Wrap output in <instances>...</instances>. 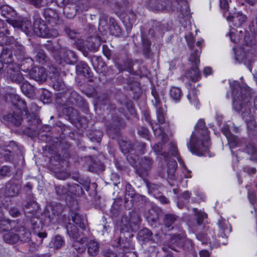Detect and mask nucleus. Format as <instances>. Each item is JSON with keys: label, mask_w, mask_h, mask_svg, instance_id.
<instances>
[{"label": "nucleus", "mask_w": 257, "mask_h": 257, "mask_svg": "<svg viewBox=\"0 0 257 257\" xmlns=\"http://www.w3.org/2000/svg\"><path fill=\"white\" fill-rule=\"evenodd\" d=\"M233 97V106L237 111H241V116L246 122L252 120L253 115L248 106L251 90L248 86L240 87L237 81L230 84Z\"/></svg>", "instance_id": "f257e3e1"}, {"label": "nucleus", "mask_w": 257, "mask_h": 257, "mask_svg": "<svg viewBox=\"0 0 257 257\" xmlns=\"http://www.w3.org/2000/svg\"><path fill=\"white\" fill-rule=\"evenodd\" d=\"M209 139V132L205 127V122L200 119L196 124L187 145L192 153L201 155L203 152L208 150Z\"/></svg>", "instance_id": "f03ea898"}, {"label": "nucleus", "mask_w": 257, "mask_h": 257, "mask_svg": "<svg viewBox=\"0 0 257 257\" xmlns=\"http://www.w3.org/2000/svg\"><path fill=\"white\" fill-rule=\"evenodd\" d=\"M231 229L228 227L227 224L225 221L220 220L218 221V230L217 238H214L212 235L211 239L208 236V233L202 232L196 234V238L198 240L201 241L203 244L209 243L210 246L216 247L220 244H225L226 239L228 237V234L230 232Z\"/></svg>", "instance_id": "7ed1b4c3"}, {"label": "nucleus", "mask_w": 257, "mask_h": 257, "mask_svg": "<svg viewBox=\"0 0 257 257\" xmlns=\"http://www.w3.org/2000/svg\"><path fill=\"white\" fill-rule=\"evenodd\" d=\"M182 9L178 6L180 2L175 0H151L148 4V7L152 10L162 11L166 9H170L172 11H179L183 17L190 15L189 7L188 3L182 0L180 2Z\"/></svg>", "instance_id": "20e7f679"}, {"label": "nucleus", "mask_w": 257, "mask_h": 257, "mask_svg": "<svg viewBox=\"0 0 257 257\" xmlns=\"http://www.w3.org/2000/svg\"><path fill=\"white\" fill-rule=\"evenodd\" d=\"M141 219L138 214L133 212L128 215H124L121 219V225L122 229H126L127 231L137 230L139 228Z\"/></svg>", "instance_id": "39448f33"}, {"label": "nucleus", "mask_w": 257, "mask_h": 257, "mask_svg": "<svg viewBox=\"0 0 257 257\" xmlns=\"http://www.w3.org/2000/svg\"><path fill=\"white\" fill-rule=\"evenodd\" d=\"M54 58L58 63L62 65L72 64L77 60L76 56L73 51L65 49H61L59 54L55 55Z\"/></svg>", "instance_id": "423d86ee"}, {"label": "nucleus", "mask_w": 257, "mask_h": 257, "mask_svg": "<svg viewBox=\"0 0 257 257\" xmlns=\"http://www.w3.org/2000/svg\"><path fill=\"white\" fill-rule=\"evenodd\" d=\"M5 75L11 81L16 83H20L24 80L23 76L20 73V67L18 64L7 66Z\"/></svg>", "instance_id": "0eeeda50"}, {"label": "nucleus", "mask_w": 257, "mask_h": 257, "mask_svg": "<svg viewBox=\"0 0 257 257\" xmlns=\"http://www.w3.org/2000/svg\"><path fill=\"white\" fill-rule=\"evenodd\" d=\"M34 34L42 37H46L49 34V30L45 22L41 18L35 19L33 24Z\"/></svg>", "instance_id": "6e6552de"}, {"label": "nucleus", "mask_w": 257, "mask_h": 257, "mask_svg": "<svg viewBox=\"0 0 257 257\" xmlns=\"http://www.w3.org/2000/svg\"><path fill=\"white\" fill-rule=\"evenodd\" d=\"M17 227H18V223L17 221L6 219L4 218V214L0 206V231H13L15 230Z\"/></svg>", "instance_id": "1a4fd4ad"}, {"label": "nucleus", "mask_w": 257, "mask_h": 257, "mask_svg": "<svg viewBox=\"0 0 257 257\" xmlns=\"http://www.w3.org/2000/svg\"><path fill=\"white\" fill-rule=\"evenodd\" d=\"M4 22L0 20V42L2 44L9 45L15 42L12 36H10V30L4 27Z\"/></svg>", "instance_id": "9d476101"}, {"label": "nucleus", "mask_w": 257, "mask_h": 257, "mask_svg": "<svg viewBox=\"0 0 257 257\" xmlns=\"http://www.w3.org/2000/svg\"><path fill=\"white\" fill-rule=\"evenodd\" d=\"M152 93L154 98V100H153L152 102L156 108L158 121L160 123H163L165 122V119L164 110L161 106L159 96L158 94L154 91H153Z\"/></svg>", "instance_id": "9b49d317"}, {"label": "nucleus", "mask_w": 257, "mask_h": 257, "mask_svg": "<svg viewBox=\"0 0 257 257\" xmlns=\"http://www.w3.org/2000/svg\"><path fill=\"white\" fill-rule=\"evenodd\" d=\"M21 188V184L19 182H9L6 186L5 194L9 197L16 196L19 194Z\"/></svg>", "instance_id": "f8f14e48"}, {"label": "nucleus", "mask_w": 257, "mask_h": 257, "mask_svg": "<svg viewBox=\"0 0 257 257\" xmlns=\"http://www.w3.org/2000/svg\"><path fill=\"white\" fill-rule=\"evenodd\" d=\"M31 78L36 81L43 82L46 80L47 74L45 69L42 67H35L29 73Z\"/></svg>", "instance_id": "ddd939ff"}, {"label": "nucleus", "mask_w": 257, "mask_h": 257, "mask_svg": "<svg viewBox=\"0 0 257 257\" xmlns=\"http://www.w3.org/2000/svg\"><path fill=\"white\" fill-rule=\"evenodd\" d=\"M3 120L7 125L18 126L21 124L22 117L19 113L14 112L4 115Z\"/></svg>", "instance_id": "4468645a"}, {"label": "nucleus", "mask_w": 257, "mask_h": 257, "mask_svg": "<svg viewBox=\"0 0 257 257\" xmlns=\"http://www.w3.org/2000/svg\"><path fill=\"white\" fill-rule=\"evenodd\" d=\"M50 78L53 83V86L55 89L57 90H61L63 89L64 87V83L62 79L60 77L58 71L55 70L52 75L50 76Z\"/></svg>", "instance_id": "2eb2a0df"}, {"label": "nucleus", "mask_w": 257, "mask_h": 257, "mask_svg": "<svg viewBox=\"0 0 257 257\" xmlns=\"http://www.w3.org/2000/svg\"><path fill=\"white\" fill-rule=\"evenodd\" d=\"M15 229L16 232L18 233L20 240L23 242H28L30 240L31 233L24 226L18 224V227H17Z\"/></svg>", "instance_id": "dca6fc26"}, {"label": "nucleus", "mask_w": 257, "mask_h": 257, "mask_svg": "<svg viewBox=\"0 0 257 257\" xmlns=\"http://www.w3.org/2000/svg\"><path fill=\"white\" fill-rule=\"evenodd\" d=\"M87 237H82L80 239H73L72 246L78 252L83 253L85 251L86 246L87 242Z\"/></svg>", "instance_id": "f3484780"}, {"label": "nucleus", "mask_w": 257, "mask_h": 257, "mask_svg": "<svg viewBox=\"0 0 257 257\" xmlns=\"http://www.w3.org/2000/svg\"><path fill=\"white\" fill-rule=\"evenodd\" d=\"M1 58V61L8 66L18 64L14 61L12 52L10 50H4L2 52Z\"/></svg>", "instance_id": "a211bd4d"}, {"label": "nucleus", "mask_w": 257, "mask_h": 257, "mask_svg": "<svg viewBox=\"0 0 257 257\" xmlns=\"http://www.w3.org/2000/svg\"><path fill=\"white\" fill-rule=\"evenodd\" d=\"M76 71L78 74H83L88 78L92 76L89 67L84 62H80L78 63L76 66Z\"/></svg>", "instance_id": "6ab92c4d"}, {"label": "nucleus", "mask_w": 257, "mask_h": 257, "mask_svg": "<svg viewBox=\"0 0 257 257\" xmlns=\"http://www.w3.org/2000/svg\"><path fill=\"white\" fill-rule=\"evenodd\" d=\"M87 253L90 256H96L99 252V244L94 239L87 240L86 243Z\"/></svg>", "instance_id": "aec40b11"}, {"label": "nucleus", "mask_w": 257, "mask_h": 257, "mask_svg": "<svg viewBox=\"0 0 257 257\" xmlns=\"http://www.w3.org/2000/svg\"><path fill=\"white\" fill-rule=\"evenodd\" d=\"M203 43V40H200L197 41L196 45L199 47V49H196L194 52L191 53V56L189 58V61L194 63L195 65H197L200 63V54L201 52V47Z\"/></svg>", "instance_id": "412c9836"}, {"label": "nucleus", "mask_w": 257, "mask_h": 257, "mask_svg": "<svg viewBox=\"0 0 257 257\" xmlns=\"http://www.w3.org/2000/svg\"><path fill=\"white\" fill-rule=\"evenodd\" d=\"M43 15L46 20L50 23H55L59 18L58 14L56 11L51 9L45 10Z\"/></svg>", "instance_id": "4be33fe9"}, {"label": "nucleus", "mask_w": 257, "mask_h": 257, "mask_svg": "<svg viewBox=\"0 0 257 257\" xmlns=\"http://www.w3.org/2000/svg\"><path fill=\"white\" fill-rule=\"evenodd\" d=\"M153 163V161L152 159L150 158L145 157L141 159L140 169H138L137 171L140 177H142L143 176L140 172L141 169H143L145 171H147L151 168Z\"/></svg>", "instance_id": "5701e85b"}, {"label": "nucleus", "mask_w": 257, "mask_h": 257, "mask_svg": "<svg viewBox=\"0 0 257 257\" xmlns=\"http://www.w3.org/2000/svg\"><path fill=\"white\" fill-rule=\"evenodd\" d=\"M9 231V232L5 233L4 239L6 242L9 243H16L19 240V238L18 235V233L16 232V229L13 231Z\"/></svg>", "instance_id": "b1692460"}, {"label": "nucleus", "mask_w": 257, "mask_h": 257, "mask_svg": "<svg viewBox=\"0 0 257 257\" xmlns=\"http://www.w3.org/2000/svg\"><path fill=\"white\" fill-rule=\"evenodd\" d=\"M152 232L147 228L141 230L138 234L139 240L143 242H148L151 240L152 239Z\"/></svg>", "instance_id": "393cba45"}, {"label": "nucleus", "mask_w": 257, "mask_h": 257, "mask_svg": "<svg viewBox=\"0 0 257 257\" xmlns=\"http://www.w3.org/2000/svg\"><path fill=\"white\" fill-rule=\"evenodd\" d=\"M15 56L18 61H23L25 59V52L24 47L17 44L14 48Z\"/></svg>", "instance_id": "a878e982"}, {"label": "nucleus", "mask_w": 257, "mask_h": 257, "mask_svg": "<svg viewBox=\"0 0 257 257\" xmlns=\"http://www.w3.org/2000/svg\"><path fill=\"white\" fill-rule=\"evenodd\" d=\"M20 27L27 35H31L34 34L33 26H32L31 22L28 20H23Z\"/></svg>", "instance_id": "bb28decb"}, {"label": "nucleus", "mask_w": 257, "mask_h": 257, "mask_svg": "<svg viewBox=\"0 0 257 257\" xmlns=\"http://www.w3.org/2000/svg\"><path fill=\"white\" fill-rule=\"evenodd\" d=\"M231 21L234 26L237 27L240 26L246 21V17L243 14L237 13L232 16Z\"/></svg>", "instance_id": "cd10ccee"}, {"label": "nucleus", "mask_w": 257, "mask_h": 257, "mask_svg": "<svg viewBox=\"0 0 257 257\" xmlns=\"http://www.w3.org/2000/svg\"><path fill=\"white\" fill-rule=\"evenodd\" d=\"M178 220V217L175 214H166L164 218V224L168 228H173L172 225Z\"/></svg>", "instance_id": "c85d7f7f"}, {"label": "nucleus", "mask_w": 257, "mask_h": 257, "mask_svg": "<svg viewBox=\"0 0 257 257\" xmlns=\"http://www.w3.org/2000/svg\"><path fill=\"white\" fill-rule=\"evenodd\" d=\"M67 233L69 236L73 239H78V230L76 226L72 223H68L66 226Z\"/></svg>", "instance_id": "c756f323"}, {"label": "nucleus", "mask_w": 257, "mask_h": 257, "mask_svg": "<svg viewBox=\"0 0 257 257\" xmlns=\"http://www.w3.org/2000/svg\"><path fill=\"white\" fill-rule=\"evenodd\" d=\"M113 123L108 126L107 128V131L108 134H110L112 129H114L115 131H116L115 127H118L119 126H121L123 124L122 122L121 118L117 116H113L112 118Z\"/></svg>", "instance_id": "7c9ffc66"}, {"label": "nucleus", "mask_w": 257, "mask_h": 257, "mask_svg": "<svg viewBox=\"0 0 257 257\" xmlns=\"http://www.w3.org/2000/svg\"><path fill=\"white\" fill-rule=\"evenodd\" d=\"M177 167V164L175 161H170L167 163V173L168 177L171 179H174L175 178V172Z\"/></svg>", "instance_id": "2f4dec72"}, {"label": "nucleus", "mask_w": 257, "mask_h": 257, "mask_svg": "<svg viewBox=\"0 0 257 257\" xmlns=\"http://www.w3.org/2000/svg\"><path fill=\"white\" fill-rule=\"evenodd\" d=\"M187 76L194 82L198 81L201 77L200 72L198 68L196 66L191 68L187 73Z\"/></svg>", "instance_id": "473e14b6"}, {"label": "nucleus", "mask_w": 257, "mask_h": 257, "mask_svg": "<svg viewBox=\"0 0 257 257\" xmlns=\"http://www.w3.org/2000/svg\"><path fill=\"white\" fill-rule=\"evenodd\" d=\"M171 97L176 101H179L182 97V93L180 88L172 87L170 90Z\"/></svg>", "instance_id": "72a5a7b5"}, {"label": "nucleus", "mask_w": 257, "mask_h": 257, "mask_svg": "<svg viewBox=\"0 0 257 257\" xmlns=\"http://www.w3.org/2000/svg\"><path fill=\"white\" fill-rule=\"evenodd\" d=\"M100 46L98 39L95 37H90L88 41L87 48L91 51H96Z\"/></svg>", "instance_id": "f704fd0d"}, {"label": "nucleus", "mask_w": 257, "mask_h": 257, "mask_svg": "<svg viewBox=\"0 0 257 257\" xmlns=\"http://www.w3.org/2000/svg\"><path fill=\"white\" fill-rule=\"evenodd\" d=\"M73 222L80 228L84 229L85 227L84 218L78 213H74L72 216Z\"/></svg>", "instance_id": "c9c22d12"}, {"label": "nucleus", "mask_w": 257, "mask_h": 257, "mask_svg": "<svg viewBox=\"0 0 257 257\" xmlns=\"http://www.w3.org/2000/svg\"><path fill=\"white\" fill-rule=\"evenodd\" d=\"M246 152L250 155L251 159L257 160V150L251 143H249L245 148Z\"/></svg>", "instance_id": "e433bc0d"}, {"label": "nucleus", "mask_w": 257, "mask_h": 257, "mask_svg": "<svg viewBox=\"0 0 257 257\" xmlns=\"http://www.w3.org/2000/svg\"><path fill=\"white\" fill-rule=\"evenodd\" d=\"M181 237L179 235H174L172 236L169 242L168 247L170 248L172 250H176L175 247L178 246L181 243Z\"/></svg>", "instance_id": "4c0bfd02"}, {"label": "nucleus", "mask_w": 257, "mask_h": 257, "mask_svg": "<svg viewBox=\"0 0 257 257\" xmlns=\"http://www.w3.org/2000/svg\"><path fill=\"white\" fill-rule=\"evenodd\" d=\"M2 14L7 18H10V16L13 17L15 15L14 10L10 7L4 5L1 7Z\"/></svg>", "instance_id": "58836bf2"}, {"label": "nucleus", "mask_w": 257, "mask_h": 257, "mask_svg": "<svg viewBox=\"0 0 257 257\" xmlns=\"http://www.w3.org/2000/svg\"><path fill=\"white\" fill-rule=\"evenodd\" d=\"M187 98L190 102L194 106H197L199 101L197 96V92L196 90H191L187 95Z\"/></svg>", "instance_id": "ea45409f"}, {"label": "nucleus", "mask_w": 257, "mask_h": 257, "mask_svg": "<svg viewBox=\"0 0 257 257\" xmlns=\"http://www.w3.org/2000/svg\"><path fill=\"white\" fill-rule=\"evenodd\" d=\"M227 139L230 148H234L239 146L240 140L236 136L232 134Z\"/></svg>", "instance_id": "a19ab883"}, {"label": "nucleus", "mask_w": 257, "mask_h": 257, "mask_svg": "<svg viewBox=\"0 0 257 257\" xmlns=\"http://www.w3.org/2000/svg\"><path fill=\"white\" fill-rule=\"evenodd\" d=\"M120 148L122 152L124 154L130 153L134 150V145L133 146L131 143L124 141L120 143Z\"/></svg>", "instance_id": "79ce46f5"}, {"label": "nucleus", "mask_w": 257, "mask_h": 257, "mask_svg": "<svg viewBox=\"0 0 257 257\" xmlns=\"http://www.w3.org/2000/svg\"><path fill=\"white\" fill-rule=\"evenodd\" d=\"M21 86V89L24 93L26 95H29L33 92V87L28 82H23Z\"/></svg>", "instance_id": "37998d69"}, {"label": "nucleus", "mask_w": 257, "mask_h": 257, "mask_svg": "<svg viewBox=\"0 0 257 257\" xmlns=\"http://www.w3.org/2000/svg\"><path fill=\"white\" fill-rule=\"evenodd\" d=\"M193 211L195 215L197 216V222L199 225H201L202 223L203 220L206 217L207 215L205 213L199 211L197 208H193Z\"/></svg>", "instance_id": "c03bdc74"}, {"label": "nucleus", "mask_w": 257, "mask_h": 257, "mask_svg": "<svg viewBox=\"0 0 257 257\" xmlns=\"http://www.w3.org/2000/svg\"><path fill=\"white\" fill-rule=\"evenodd\" d=\"M35 58L37 61L43 64L47 60V56L43 50H40L37 52Z\"/></svg>", "instance_id": "a18cd8bd"}, {"label": "nucleus", "mask_w": 257, "mask_h": 257, "mask_svg": "<svg viewBox=\"0 0 257 257\" xmlns=\"http://www.w3.org/2000/svg\"><path fill=\"white\" fill-rule=\"evenodd\" d=\"M151 124L152 125V129L153 130L155 135H161L162 141L164 142H167V141L168 140L167 136L165 133L164 131L162 130L161 127H159V132L160 133H158V130H157V128H155L154 126L153 125V124L152 123H151Z\"/></svg>", "instance_id": "49530a36"}, {"label": "nucleus", "mask_w": 257, "mask_h": 257, "mask_svg": "<svg viewBox=\"0 0 257 257\" xmlns=\"http://www.w3.org/2000/svg\"><path fill=\"white\" fill-rule=\"evenodd\" d=\"M145 148L146 145L144 143L136 142L134 144V150L140 154L144 153Z\"/></svg>", "instance_id": "de8ad7c7"}, {"label": "nucleus", "mask_w": 257, "mask_h": 257, "mask_svg": "<svg viewBox=\"0 0 257 257\" xmlns=\"http://www.w3.org/2000/svg\"><path fill=\"white\" fill-rule=\"evenodd\" d=\"M185 38L187 43L188 46L190 48H193L194 46V37L192 33H188L185 36Z\"/></svg>", "instance_id": "09e8293b"}, {"label": "nucleus", "mask_w": 257, "mask_h": 257, "mask_svg": "<svg viewBox=\"0 0 257 257\" xmlns=\"http://www.w3.org/2000/svg\"><path fill=\"white\" fill-rule=\"evenodd\" d=\"M63 243L64 241L60 236L57 235L55 237L53 241V245L54 247L57 248H59L63 245Z\"/></svg>", "instance_id": "8fccbe9b"}, {"label": "nucleus", "mask_w": 257, "mask_h": 257, "mask_svg": "<svg viewBox=\"0 0 257 257\" xmlns=\"http://www.w3.org/2000/svg\"><path fill=\"white\" fill-rule=\"evenodd\" d=\"M125 196L133 198L135 196V190L130 184H127L125 186Z\"/></svg>", "instance_id": "3c124183"}, {"label": "nucleus", "mask_w": 257, "mask_h": 257, "mask_svg": "<svg viewBox=\"0 0 257 257\" xmlns=\"http://www.w3.org/2000/svg\"><path fill=\"white\" fill-rule=\"evenodd\" d=\"M41 97L44 102L48 103L51 100V94L49 91L44 90L41 94Z\"/></svg>", "instance_id": "603ef678"}, {"label": "nucleus", "mask_w": 257, "mask_h": 257, "mask_svg": "<svg viewBox=\"0 0 257 257\" xmlns=\"http://www.w3.org/2000/svg\"><path fill=\"white\" fill-rule=\"evenodd\" d=\"M55 190L57 194L59 196L66 194L68 191V189L64 186H57L55 188Z\"/></svg>", "instance_id": "864d4df0"}, {"label": "nucleus", "mask_w": 257, "mask_h": 257, "mask_svg": "<svg viewBox=\"0 0 257 257\" xmlns=\"http://www.w3.org/2000/svg\"><path fill=\"white\" fill-rule=\"evenodd\" d=\"M73 188L75 189L76 191L75 192H73L74 194L79 195L83 194L84 193V191L82 189V188L79 185L75 184L74 185L70 187L69 189V191H72Z\"/></svg>", "instance_id": "5fc2aeb1"}, {"label": "nucleus", "mask_w": 257, "mask_h": 257, "mask_svg": "<svg viewBox=\"0 0 257 257\" xmlns=\"http://www.w3.org/2000/svg\"><path fill=\"white\" fill-rule=\"evenodd\" d=\"M27 3L32 5L36 8H40L42 7L43 0H26Z\"/></svg>", "instance_id": "6e6d98bb"}, {"label": "nucleus", "mask_w": 257, "mask_h": 257, "mask_svg": "<svg viewBox=\"0 0 257 257\" xmlns=\"http://www.w3.org/2000/svg\"><path fill=\"white\" fill-rule=\"evenodd\" d=\"M153 150L157 154H161V155H163L165 157L166 156V154L165 153L161 154V152H162V150H163L162 143H159V144H156L153 147Z\"/></svg>", "instance_id": "4d7b16f0"}, {"label": "nucleus", "mask_w": 257, "mask_h": 257, "mask_svg": "<svg viewBox=\"0 0 257 257\" xmlns=\"http://www.w3.org/2000/svg\"><path fill=\"white\" fill-rule=\"evenodd\" d=\"M138 134L146 138H148L149 131L145 127H141L138 130Z\"/></svg>", "instance_id": "13d9d810"}, {"label": "nucleus", "mask_w": 257, "mask_h": 257, "mask_svg": "<svg viewBox=\"0 0 257 257\" xmlns=\"http://www.w3.org/2000/svg\"><path fill=\"white\" fill-rule=\"evenodd\" d=\"M10 172V169L7 166H3L0 168V175L3 176H7Z\"/></svg>", "instance_id": "bf43d9fd"}, {"label": "nucleus", "mask_w": 257, "mask_h": 257, "mask_svg": "<svg viewBox=\"0 0 257 257\" xmlns=\"http://www.w3.org/2000/svg\"><path fill=\"white\" fill-rule=\"evenodd\" d=\"M221 132L225 135L226 138L232 135L229 131V126L227 125H223L221 128Z\"/></svg>", "instance_id": "052dcab7"}, {"label": "nucleus", "mask_w": 257, "mask_h": 257, "mask_svg": "<svg viewBox=\"0 0 257 257\" xmlns=\"http://www.w3.org/2000/svg\"><path fill=\"white\" fill-rule=\"evenodd\" d=\"M0 154L3 155L5 159L7 160L10 159V157L11 156V152L8 150H1Z\"/></svg>", "instance_id": "680f3d73"}, {"label": "nucleus", "mask_w": 257, "mask_h": 257, "mask_svg": "<svg viewBox=\"0 0 257 257\" xmlns=\"http://www.w3.org/2000/svg\"><path fill=\"white\" fill-rule=\"evenodd\" d=\"M9 214L14 217H18L20 215V212L19 210L15 207L10 208L9 210Z\"/></svg>", "instance_id": "e2e57ef3"}, {"label": "nucleus", "mask_w": 257, "mask_h": 257, "mask_svg": "<svg viewBox=\"0 0 257 257\" xmlns=\"http://www.w3.org/2000/svg\"><path fill=\"white\" fill-rule=\"evenodd\" d=\"M248 199L250 201V202L252 204H253L256 202V196L254 192L249 191L248 193Z\"/></svg>", "instance_id": "0e129e2a"}, {"label": "nucleus", "mask_w": 257, "mask_h": 257, "mask_svg": "<svg viewBox=\"0 0 257 257\" xmlns=\"http://www.w3.org/2000/svg\"><path fill=\"white\" fill-rule=\"evenodd\" d=\"M94 133V135L96 136V137H93L91 138V140L93 141H96L97 142H100L103 136L102 132L99 131H95Z\"/></svg>", "instance_id": "69168bd1"}, {"label": "nucleus", "mask_w": 257, "mask_h": 257, "mask_svg": "<svg viewBox=\"0 0 257 257\" xmlns=\"http://www.w3.org/2000/svg\"><path fill=\"white\" fill-rule=\"evenodd\" d=\"M104 257H117L116 253L109 249H107L103 251Z\"/></svg>", "instance_id": "338daca9"}, {"label": "nucleus", "mask_w": 257, "mask_h": 257, "mask_svg": "<svg viewBox=\"0 0 257 257\" xmlns=\"http://www.w3.org/2000/svg\"><path fill=\"white\" fill-rule=\"evenodd\" d=\"M18 105L19 106H21V108H20L21 109L25 111L26 112V113H28V110L27 108L26 103L25 101H24V100H21V99L18 100Z\"/></svg>", "instance_id": "774afa93"}]
</instances>
